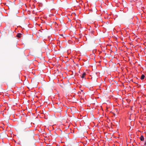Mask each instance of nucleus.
I'll use <instances>...</instances> for the list:
<instances>
[{"instance_id":"obj_5","label":"nucleus","mask_w":146,"mask_h":146,"mask_svg":"<svg viewBox=\"0 0 146 146\" xmlns=\"http://www.w3.org/2000/svg\"><path fill=\"white\" fill-rule=\"evenodd\" d=\"M144 146H146V142L144 144Z\"/></svg>"},{"instance_id":"obj_3","label":"nucleus","mask_w":146,"mask_h":146,"mask_svg":"<svg viewBox=\"0 0 146 146\" xmlns=\"http://www.w3.org/2000/svg\"><path fill=\"white\" fill-rule=\"evenodd\" d=\"M86 73L84 72L82 74V76H81V78H84L85 76L86 75Z\"/></svg>"},{"instance_id":"obj_4","label":"nucleus","mask_w":146,"mask_h":146,"mask_svg":"<svg viewBox=\"0 0 146 146\" xmlns=\"http://www.w3.org/2000/svg\"><path fill=\"white\" fill-rule=\"evenodd\" d=\"M145 77V76L143 74H142V75L141 76V79L142 80H143L144 79Z\"/></svg>"},{"instance_id":"obj_1","label":"nucleus","mask_w":146,"mask_h":146,"mask_svg":"<svg viewBox=\"0 0 146 146\" xmlns=\"http://www.w3.org/2000/svg\"><path fill=\"white\" fill-rule=\"evenodd\" d=\"M140 140L142 141H143L144 140V138L143 136L142 135H141V137H140Z\"/></svg>"},{"instance_id":"obj_2","label":"nucleus","mask_w":146,"mask_h":146,"mask_svg":"<svg viewBox=\"0 0 146 146\" xmlns=\"http://www.w3.org/2000/svg\"><path fill=\"white\" fill-rule=\"evenodd\" d=\"M21 36L22 35L21 33H18L17 35V36L19 38H21Z\"/></svg>"}]
</instances>
